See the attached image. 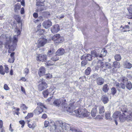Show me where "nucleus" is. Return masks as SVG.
I'll return each mask as SVG.
<instances>
[{"label":"nucleus","mask_w":132,"mask_h":132,"mask_svg":"<svg viewBox=\"0 0 132 132\" xmlns=\"http://www.w3.org/2000/svg\"><path fill=\"white\" fill-rule=\"evenodd\" d=\"M122 112V114H120L119 119L122 122L126 120L127 121H132V111L128 110L126 106H121L119 109Z\"/></svg>","instance_id":"f257e3e1"},{"label":"nucleus","mask_w":132,"mask_h":132,"mask_svg":"<svg viewBox=\"0 0 132 132\" xmlns=\"http://www.w3.org/2000/svg\"><path fill=\"white\" fill-rule=\"evenodd\" d=\"M15 32H16L17 35H14L13 38V45H8V46L10 50L14 51L16 48V42L18 41V37L20 33V31L19 30L16 29Z\"/></svg>","instance_id":"f03ea898"},{"label":"nucleus","mask_w":132,"mask_h":132,"mask_svg":"<svg viewBox=\"0 0 132 132\" xmlns=\"http://www.w3.org/2000/svg\"><path fill=\"white\" fill-rule=\"evenodd\" d=\"M74 111L77 116L79 117L83 118L87 117L90 114V112L87 111V110L85 109H78Z\"/></svg>","instance_id":"7ed1b4c3"},{"label":"nucleus","mask_w":132,"mask_h":132,"mask_svg":"<svg viewBox=\"0 0 132 132\" xmlns=\"http://www.w3.org/2000/svg\"><path fill=\"white\" fill-rule=\"evenodd\" d=\"M59 125V129L58 132H61L63 130L67 129L68 128L70 127L69 125L63 123L62 121H58Z\"/></svg>","instance_id":"20e7f679"},{"label":"nucleus","mask_w":132,"mask_h":132,"mask_svg":"<svg viewBox=\"0 0 132 132\" xmlns=\"http://www.w3.org/2000/svg\"><path fill=\"white\" fill-rule=\"evenodd\" d=\"M39 82L40 84L38 86V89L39 90L42 91L47 87V84L45 82L44 79H40L39 80Z\"/></svg>","instance_id":"39448f33"},{"label":"nucleus","mask_w":132,"mask_h":132,"mask_svg":"<svg viewBox=\"0 0 132 132\" xmlns=\"http://www.w3.org/2000/svg\"><path fill=\"white\" fill-rule=\"evenodd\" d=\"M52 40L56 43H61L63 41V38L59 34L54 35L52 38Z\"/></svg>","instance_id":"423d86ee"},{"label":"nucleus","mask_w":132,"mask_h":132,"mask_svg":"<svg viewBox=\"0 0 132 132\" xmlns=\"http://www.w3.org/2000/svg\"><path fill=\"white\" fill-rule=\"evenodd\" d=\"M47 42V40L45 38L42 37L37 42L38 44L37 47L38 48H40L43 47L46 44Z\"/></svg>","instance_id":"0eeeda50"},{"label":"nucleus","mask_w":132,"mask_h":132,"mask_svg":"<svg viewBox=\"0 0 132 132\" xmlns=\"http://www.w3.org/2000/svg\"><path fill=\"white\" fill-rule=\"evenodd\" d=\"M52 25V23L49 20L45 21L42 24L43 26L46 29H48Z\"/></svg>","instance_id":"6e6552de"},{"label":"nucleus","mask_w":132,"mask_h":132,"mask_svg":"<svg viewBox=\"0 0 132 132\" xmlns=\"http://www.w3.org/2000/svg\"><path fill=\"white\" fill-rule=\"evenodd\" d=\"M46 55L42 54H39L37 56L36 59L38 61H45L46 59Z\"/></svg>","instance_id":"1a4fd4ad"},{"label":"nucleus","mask_w":132,"mask_h":132,"mask_svg":"<svg viewBox=\"0 0 132 132\" xmlns=\"http://www.w3.org/2000/svg\"><path fill=\"white\" fill-rule=\"evenodd\" d=\"M43 108L40 106H37L34 111L33 113L36 115H39L43 112Z\"/></svg>","instance_id":"9d476101"},{"label":"nucleus","mask_w":132,"mask_h":132,"mask_svg":"<svg viewBox=\"0 0 132 132\" xmlns=\"http://www.w3.org/2000/svg\"><path fill=\"white\" fill-rule=\"evenodd\" d=\"M60 30L59 25L58 24H56L53 26L51 29V31L52 33H55L57 32Z\"/></svg>","instance_id":"9b49d317"},{"label":"nucleus","mask_w":132,"mask_h":132,"mask_svg":"<svg viewBox=\"0 0 132 132\" xmlns=\"http://www.w3.org/2000/svg\"><path fill=\"white\" fill-rule=\"evenodd\" d=\"M46 72V69L43 67H41L39 69L38 74L40 77L45 75Z\"/></svg>","instance_id":"f8f14e48"},{"label":"nucleus","mask_w":132,"mask_h":132,"mask_svg":"<svg viewBox=\"0 0 132 132\" xmlns=\"http://www.w3.org/2000/svg\"><path fill=\"white\" fill-rule=\"evenodd\" d=\"M26 121L28 124V126L30 128H33L36 126V123L34 121L30 122L29 120H27Z\"/></svg>","instance_id":"ddd939ff"},{"label":"nucleus","mask_w":132,"mask_h":132,"mask_svg":"<svg viewBox=\"0 0 132 132\" xmlns=\"http://www.w3.org/2000/svg\"><path fill=\"white\" fill-rule=\"evenodd\" d=\"M53 90L52 89H49L45 90L43 92V94L45 97H47L48 95L51 93Z\"/></svg>","instance_id":"4468645a"},{"label":"nucleus","mask_w":132,"mask_h":132,"mask_svg":"<svg viewBox=\"0 0 132 132\" xmlns=\"http://www.w3.org/2000/svg\"><path fill=\"white\" fill-rule=\"evenodd\" d=\"M65 52L64 49L60 48L56 52L55 54L58 56L61 55L63 54Z\"/></svg>","instance_id":"2eb2a0df"},{"label":"nucleus","mask_w":132,"mask_h":132,"mask_svg":"<svg viewBox=\"0 0 132 132\" xmlns=\"http://www.w3.org/2000/svg\"><path fill=\"white\" fill-rule=\"evenodd\" d=\"M75 108L74 106L72 104H70V106L66 108V109L68 112L72 113L73 112Z\"/></svg>","instance_id":"dca6fc26"},{"label":"nucleus","mask_w":132,"mask_h":132,"mask_svg":"<svg viewBox=\"0 0 132 132\" xmlns=\"http://www.w3.org/2000/svg\"><path fill=\"white\" fill-rule=\"evenodd\" d=\"M104 82V79L101 77H98L96 80V82L98 85H101L103 84Z\"/></svg>","instance_id":"f3484780"},{"label":"nucleus","mask_w":132,"mask_h":132,"mask_svg":"<svg viewBox=\"0 0 132 132\" xmlns=\"http://www.w3.org/2000/svg\"><path fill=\"white\" fill-rule=\"evenodd\" d=\"M123 66L125 68L129 69L132 67V64L129 62L126 61L124 62Z\"/></svg>","instance_id":"a211bd4d"},{"label":"nucleus","mask_w":132,"mask_h":132,"mask_svg":"<svg viewBox=\"0 0 132 132\" xmlns=\"http://www.w3.org/2000/svg\"><path fill=\"white\" fill-rule=\"evenodd\" d=\"M85 58L86 60L88 61H91L92 59V55L90 54H87L86 56L83 55L81 57V60L84 59V58Z\"/></svg>","instance_id":"6ab92c4d"},{"label":"nucleus","mask_w":132,"mask_h":132,"mask_svg":"<svg viewBox=\"0 0 132 132\" xmlns=\"http://www.w3.org/2000/svg\"><path fill=\"white\" fill-rule=\"evenodd\" d=\"M101 100L104 104L106 103L109 101V98L106 96L103 95L102 97Z\"/></svg>","instance_id":"aec40b11"},{"label":"nucleus","mask_w":132,"mask_h":132,"mask_svg":"<svg viewBox=\"0 0 132 132\" xmlns=\"http://www.w3.org/2000/svg\"><path fill=\"white\" fill-rule=\"evenodd\" d=\"M61 99H56L53 102V104L56 106H59L61 103Z\"/></svg>","instance_id":"412c9836"},{"label":"nucleus","mask_w":132,"mask_h":132,"mask_svg":"<svg viewBox=\"0 0 132 132\" xmlns=\"http://www.w3.org/2000/svg\"><path fill=\"white\" fill-rule=\"evenodd\" d=\"M121 112H120L119 111H117V112H115L113 114V118L116 119L118 118V117L119 118L120 116V114H122V113H121Z\"/></svg>","instance_id":"4be33fe9"},{"label":"nucleus","mask_w":132,"mask_h":132,"mask_svg":"<svg viewBox=\"0 0 132 132\" xmlns=\"http://www.w3.org/2000/svg\"><path fill=\"white\" fill-rule=\"evenodd\" d=\"M97 113V110L96 108L93 109L91 112V115L93 117H95Z\"/></svg>","instance_id":"5701e85b"},{"label":"nucleus","mask_w":132,"mask_h":132,"mask_svg":"<svg viewBox=\"0 0 132 132\" xmlns=\"http://www.w3.org/2000/svg\"><path fill=\"white\" fill-rule=\"evenodd\" d=\"M55 52V50L53 48H51L48 51L47 53V55L49 57L51 56Z\"/></svg>","instance_id":"b1692460"},{"label":"nucleus","mask_w":132,"mask_h":132,"mask_svg":"<svg viewBox=\"0 0 132 132\" xmlns=\"http://www.w3.org/2000/svg\"><path fill=\"white\" fill-rule=\"evenodd\" d=\"M106 52L107 51L105 49H103L101 51V54H99L98 56L100 57V58L102 57L103 56H105Z\"/></svg>","instance_id":"393cba45"},{"label":"nucleus","mask_w":132,"mask_h":132,"mask_svg":"<svg viewBox=\"0 0 132 132\" xmlns=\"http://www.w3.org/2000/svg\"><path fill=\"white\" fill-rule=\"evenodd\" d=\"M109 90V88L107 84H105L103 86L102 90L104 92L106 93L108 92Z\"/></svg>","instance_id":"a878e982"},{"label":"nucleus","mask_w":132,"mask_h":132,"mask_svg":"<svg viewBox=\"0 0 132 132\" xmlns=\"http://www.w3.org/2000/svg\"><path fill=\"white\" fill-rule=\"evenodd\" d=\"M21 8V5L20 4L18 3L15 4L14 6V11L15 12H17Z\"/></svg>","instance_id":"bb28decb"},{"label":"nucleus","mask_w":132,"mask_h":132,"mask_svg":"<svg viewBox=\"0 0 132 132\" xmlns=\"http://www.w3.org/2000/svg\"><path fill=\"white\" fill-rule=\"evenodd\" d=\"M126 88L129 90H130L132 88V84L130 81H128L126 84Z\"/></svg>","instance_id":"cd10ccee"},{"label":"nucleus","mask_w":132,"mask_h":132,"mask_svg":"<svg viewBox=\"0 0 132 132\" xmlns=\"http://www.w3.org/2000/svg\"><path fill=\"white\" fill-rule=\"evenodd\" d=\"M99 113L101 114L104 113L105 111L104 107L103 106H100L98 108Z\"/></svg>","instance_id":"c85d7f7f"},{"label":"nucleus","mask_w":132,"mask_h":132,"mask_svg":"<svg viewBox=\"0 0 132 132\" xmlns=\"http://www.w3.org/2000/svg\"><path fill=\"white\" fill-rule=\"evenodd\" d=\"M14 17L18 23H21V17L19 15H15L14 16Z\"/></svg>","instance_id":"c756f323"},{"label":"nucleus","mask_w":132,"mask_h":132,"mask_svg":"<svg viewBox=\"0 0 132 132\" xmlns=\"http://www.w3.org/2000/svg\"><path fill=\"white\" fill-rule=\"evenodd\" d=\"M56 54L55 55L51 58V60L54 61H56L59 59V57Z\"/></svg>","instance_id":"7c9ffc66"},{"label":"nucleus","mask_w":132,"mask_h":132,"mask_svg":"<svg viewBox=\"0 0 132 132\" xmlns=\"http://www.w3.org/2000/svg\"><path fill=\"white\" fill-rule=\"evenodd\" d=\"M113 65L115 68H119L120 66V63L119 62L116 61H115L113 62Z\"/></svg>","instance_id":"2f4dec72"},{"label":"nucleus","mask_w":132,"mask_h":132,"mask_svg":"<svg viewBox=\"0 0 132 132\" xmlns=\"http://www.w3.org/2000/svg\"><path fill=\"white\" fill-rule=\"evenodd\" d=\"M105 118L107 120H110L111 119L110 114L108 112H106L105 113Z\"/></svg>","instance_id":"473e14b6"},{"label":"nucleus","mask_w":132,"mask_h":132,"mask_svg":"<svg viewBox=\"0 0 132 132\" xmlns=\"http://www.w3.org/2000/svg\"><path fill=\"white\" fill-rule=\"evenodd\" d=\"M91 71L90 68L88 67L85 70V74L86 75H88L90 74Z\"/></svg>","instance_id":"72a5a7b5"},{"label":"nucleus","mask_w":132,"mask_h":132,"mask_svg":"<svg viewBox=\"0 0 132 132\" xmlns=\"http://www.w3.org/2000/svg\"><path fill=\"white\" fill-rule=\"evenodd\" d=\"M105 63L101 61H99L98 62V65L99 67L103 68L104 67Z\"/></svg>","instance_id":"f704fd0d"},{"label":"nucleus","mask_w":132,"mask_h":132,"mask_svg":"<svg viewBox=\"0 0 132 132\" xmlns=\"http://www.w3.org/2000/svg\"><path fill=\"white\" fill-rule=\"evenodd\" d=\"M91 54L92 56H93L94 57H100L98 56V55L99 54H97L96 51H92L91 52Z\"/></svg>","instance_id":"c9c22d12"},{"label":"nucleus","mask_w":132,"mask_h":132,"mask_svg":"<svg viewBox=\"0 0 132 132\" xmlns=\"http://www.w3.org/2000/svg\"><path fill=\"white\" fill-rule=\"evenodd\" d=\"M114 58L115 60L117 61H119L121 59V56L119 54L116 55L114 56Z\"/></svg>","instance_id":"e433bc0d"},{"label":"nucleus","mask_w":132,"mask_h":132,"mask_svg":"<svg viewBox=\"0 0 132 132\" xmlns=\"http://www.w3.org/2000/svg\"><path fill=\"white\" fill-rule=\"evenodd\" d=\"M120 79L123 82H125L128 80V79L124 76H122L120 78Z\"/></svg>","instance_id":"4c0bfd02"},{"label":"nucleus","mask_w":132,"mask_h":132,"mask_svg":"<svg viewBox=\"0 0 132 132\" xmlns=\"http://www.w3.org/2000/svg\"><path fill=\"white\" fill-rule=\"evenodd\" d=\"M104 67L106 68V69H110L111 68V64L109 63H105Z\"/></svg>","instance_id":"58836bf2"},{"label":"nucleus","mask_w":132,"mask_h":132,"mask_svg":"<svg viewBox=\"0 0 132 132\" xmlns=\"http://www.w3.org/2000/svg\"><path fill=\"white\" fill-rule=\"evenodd\" d=\"M117 92V90L116 88L114 87H113L111 89V94L113 95H115Z\"/></svg>","instance_id":"ea45409f"},{"label":"nucleus","mask_w":132,"mask_h":132,"mask_svg":"<svg viewBox=\"0 0 132 132\" xmlns=\"http://www.w3.org/2000/svg\"><path fill=\"white\" fill-rule=\"evenodd\" d=\"M0 73L2 75H4L5 74L4 71L3 70V68L2 65L0 66Z\"/></svg>","instance_id":"a19ab883"},{"label":"nucleus","mask_w":132,"mask_h":132,"mask_svg":"<svg viewBox=\"0 0 132 132\" xmlns=\"http://www.w3.org/2000/svg\"><path fill=\"white\" fill-rule=\"evenodd\" d=\"M20 107L23 110H27L28 108V107L26 106V105L24 104H21Z\"/></svg>","instance_id":"79ce46f5"},{"label":"nucleus","mask_w":132,"mask_h":132,"mask_svg":"<svg viewBox=\"0 0 132 132\" xmlns=\"http://www.w3.org/2000/svg\"><path fill=\"white\" fill-rule=\"evenodd\" d=\"M34 115V114L32 113H28L27 116L25 117V118H29L32 117Z\"/></svg>","instance_id":"37998d69"},{"label":"nucleus","mask_w":132,"mask_h":132,"mask_svg":"<svg viewBox=\"0 0 132 132\" xmlns=\"http://www.w3.org/2000/svg\"><path fill=\"white\" fill-rule=\"evenodd\" d=\"M46 64L47 66H50L53 65L54 63L51 61H48L47 62Z\"/></svg>","instance_id":"c03bdc74"},{"label":"nucleus","mask_w":132,"mask_h":132,"mask_svg":"<svg viewBox=\"0 0 132 132\" xmlns=\"http://www.w3.org/2000/svg\"><path fill=\"white\" fill-rule=\"evenodd\" d=\"M52 77V75L50 73H48L45 75V77L47 79H50Z\"/></svg>","instance_id":"a18cd8bd"},{"label":"nucleus","mask_w":132,"mask_h":132,"mask_svg":"<svg viewBox=\"0 0 132 132\" xmlns=\"http://www.w3.org/2000/svg\"><path fill=\"white\" fill-rule=\"evenodd\" d=\"M87 61L86 60H84L82 61L81 62V65L82 66L84 67L85 65L87 64Z\"/></svg>","instance_id":"49530a36"},{"label":"nucleus","mask_w":132,"mask_h":132,"mask_svg":"<svg viewBox=\"0 0 132 132\" xmlns=\"http://www.w3.org/2000/svg\"><path fill=\"white\" fill-rule=\"evenodd\" d=\"M5 67V72L7 73L9 72V68L7 65H5L4 66Z\"/></svg>","instance_id":"de8ad7c7"},{"label":"nucleus","mask_w":132,"mask_h":132,"mask_svg":"<svg viewBox=\"0 0 132 132\" xmlns=\"http://www.w3.org/2000/svg\"><path fill=\"white\" fill-rule=\"evenodd\" d=\"M37 105L39 106H42L45 108H46L44 104L41 102H39L37 103Z\"/></svg>","instance_id":"09e8293b"},{"label":"nucleus","mask_w":132,"mask_h":132,"mask_svg":"<svg viewBox=\"0 0 132 132\" xmlns=\"http://www.w3.org/2000/svg\"><path fill=\"white\" fill-rule=\"evenodd\" d=\"M124 82H121L120 84V88H122L123 89H125V88L126 85L125 84H124Z\"/></svg>","instance_id":"8fccbe9b"},{"label":"nucleus","mask_w":132,"mask_h":132,"mask_svg":"<svg viewBox=\"0 0 132 132\" xmlns=\"http://www.w3.org/2000/svg\"><path fill=\"white\" fill-rule=\"evenodd\" d=\"M44 124L45 127H46L49 125L50 123L48 121H45Z\"/></svg>","instance_id":"3c124183"},{"label":"nucleus","mask_w":132,"mask_h":132,"mask_svg":"<svg viewBox=\"0 0 132 132\" xmlns=\"http://www.w3.org/2000/svg\"><path fill=\"white\" fill-rule=\"evenodd\" d=\"M20 123L22 125L21 127L23 128L25 124V122L23 120H21L19 121Z\"/></svg>","instance_id":"603ef678"},{"label":"nucleus","mask_w":132,"mask_h":132,"mask_svg":"<svg viewBox=\"0 0 132 132\" xmlns=\"http://www.w3.org/2000/svg\"><path fill=\"white\" fill-rule=\"evenodd\" d=\"M115 85L117 89L118 90H120L119 89L120 88V84L118 83H117Z\"/></svg>","instance_id":"864d4df0"},{"label":"nucleus","mask_w":132,"mask_h":132,"mask_svg":"<svg viewBox=\"0 0 132 132\" xmlns=\"http://www.w3.org/2000/svg\"><path fill=\"white\" fill-rule=\"evenodd\" d=\"M64 15H63V14H62V15H61L57 16L56 17L57 19H61L64 18Z\"/></svg>","instance_id":"5fc2aeb1"},{"label":"nucleus","mask_w":132,"mask_h":132,"mask_svg":"<svg viewBox=\"0 0 132 132\" xmlns=\"http://www.w3.org/2000/svg\"><path fill=\"white\" fill-rule=\"evenodd\" d=\"M14 60V58H10L8 60V62H9L11 63H13Z\"/></svg>","instance_id":"6e6d98bb"},{"label":"nucleus","mask_w":132,"mask_h":132,"mask_svg":"<svg viewBox=\"0 0 132 132\" xmlns=\"http://www.w3.org/2000/svg\"><path fill=\"white\" fill-rule=\"evenodd\" d=\"M4 88L5 90H8L9 89V88L6 84H5L4 85Z\"/></svg>","instance_id":"4d7b16f0"},{"label":"nucleus","mask_w":132,"mask_h":132,"mask_svg":"<svg viewBox=\"0 0 132 132\" xmlns=\"http://www.w3.org/2000/svg\"><path fill=\"white\" fill-rule=\"evenodd\" d=\"M95 118L96 119H103V116H102L100 115H98Z\"/></svg>","instance_id":"13d9d810"},{"label":"nucleus","mask_w":132,"mask_h":132,"mask_svg":"<svg viewBox=\"0 0 132 132\" xmlns=\"http://www.w3.org/2000/svg\"><path fill=\"white\" fill-rule=\"evenodd\" d=\"M29 69H28L27 68H26L25 69L24 71V73H26V75H27V74H28L29 73Z\"/></svg>","instance_id":"bf43d9fd"},{"label":"nucleus","mask_w":132,"mask_h":132,"mask_svg":"<svg viewBox=\"0 0 132 132\" xmlns=\"http://www.w3.org/2000/svg\"><path fill=\"white\" fill-rule=\"evenodd\" d=\"M47 117V116L46 114L44 113L42 116V118L45 119Z\"/></svg>","instance_id":"052dcab7"},{"label":"nucleus","mask_w":132,"mask_h":132,"mask_svg":"<svg viewBox=\"0 0 132 132\" xmlns=\"http://www.w3.org/2000/svg\"><path fill=\"white\" fill-rule=\"evenodd\" d=\"M70 130L72 131L73 132H78V131L75 129L71 128Z\"/></svg>","instance_id":"680f3d73"},{"label":"nucleus","mask_w":132,"mask_h":132,"mask_svg":"<svg viewBox=\"0 0 132 132\" xmlns=\"http://www.w3.org/2000/svg\"><path fill=\"white\" fill-rule=\"evenodd\" d=\"M98 76V74L97 73H94L93 75H92V78H95L96 77H97Z\"/></svg>","instance_id":"e2e57ef3"},{"label":"nucleus","mask_w":132,"mask_h":132,"mask_svg":"<svg viewBox=\"0 0 132 132\" xmlns=\"http://www.w3.org/2000/svg\"><path fill=\"white\" fill-rule=\"evenodd\" d=\"M3 122L1 120H0V128H2L3 126Z\"/></svg>","instance_id":"0e129e2a"},{"label":"nucleus","mask_w":132,"mask_h":132,"mask_svg":"<svg viewBox=\"0 0 132 132\" xmlns=\"http://www.w3.org/2000/svg\"><path fill=\"white\" fill-rule=\"evenodd\" d=\"M33 16L35 18H36L38 16V14L37 13H35L33 14Z\"/></svg>","instance_id":"69168bd1"},{"label":"nucleus","mask_w":132,"mask_h":132,"mask_svg":"<svg viewBox=\"0 0 132 132\" xmlns=\"http://www.w3.org/2000/svg\"><path fill=\"white\" fill-rule=\"evenodd\" d=\"M24 10L23 7L22 8L21 10V14H23L24 13Z\"/></svg>","instance_id":"338daca9"},{"label":"nucleus","mask_w":132,"mask_h":132,"mask_svg":"<svg viewBox=\"0 0 132 132\" xmlns=\"http://www.w3.org/2000/svg\"><path fill=\"white\" fill-rule=\"evenodd\" d=\"M21 90L22 92H23V93H25V90L24 89V88L22 86H21Z\"/></svg>","instance_id":"774afa93"}]
</instances>
